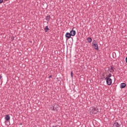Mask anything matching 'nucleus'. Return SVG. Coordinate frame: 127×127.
Listing matches in <instances>:
<instances>
[{
  "label": "nucleus",
  "instance_id": "6",
  "mask_svg": "<svg viewBox=\"0 0 127 127\" xmlns=\"http://www.w3.org/2000/svg\"><path fill=\"white\" fill-rule=\"evenodd\" d=\"M5 120H6L5 123H6V122L9 121V120H10V117H9V115H6L5 116Z\"/></svg>",
  "mask_w": 127,
  "mask_h": 127
},
{
  "label": "nucleus",
  "instance_id": "16",
  "mask_svg": "<svg viewBox=\"0 0 127 127\" xmlns=\"http://www.w3.org/2000/svg\"><path fill=\"white\" fill-rule=\"evenodd\" d=\"M70 75H71V78H73V71H71Z\"/></svg>",
  "mask_w": 127,
  "mask_h": 127
},
{
  "label": "nucleus",
  "instance_id": "11",
  "mask_svg": "<svg viewBox=\"0 0 127 127\" xmlns=\"http://www.w3.org/2000/svg\"><path fill=\"white\" fill-rule=\"evenodd\" d=\"M44 30L45 32H48L49 31V28H48V26H46L44 28Z\"/></svg>",
  "mask_w": 127,
  "mask_h": 127
},
{
  "label": "nucleus",
  "instance_id": "20",
  "mask_svg": "<svg viewBox=\"0 0 127 127\" xmlns=\"http://www.w3.org/2000/svg\"><path fill=\"white\" fill-rule=\"evenodd\" d=\"M49 78H52V75H50V76H49Z\"/></svg>",
  "mask_w": 127,
  "mask_h": 127
},
{
  "label": "nucleus",
  "instance_id": "10",
  "mask_svg": "<svg viewBox=\"0 0 127 127\" xmlns=\"http://www.w3.org/2000/svg\"><path fill=\"white\" fill-rule=\"evenodd\" d=\"M50 18H51L50 15H48L46 17V20H47V22H49L50 21Z\"/></svg>",
  "mask_w": 127,
  "mask_h": 127
},
{
  "label": "nucleus",
  "instance_id": "14",
  "mask_svg": "<svg viewBox=\"0 0 127 127\" xmlns=\"http://www.w3.org/2000/svg\"><path fill=\"white\" fill-rule=\"evenodd\" d=\"M51 111H55V109L54 106L51 107Z\"/></svg>",
  "mask_w": 127,
  "mask_h": 127
},
{
  "label": "nucleus",
  "instance_id": "1",
  "mask_svg": "<svg viewBox=\"0 0 127 127\" xmlns=\"http://www.w3.org/2000/svg\"><path fill=\"white\" fill-rule=\"evenodd\" d=\"M91 115H96L97 113H99V108L98 107H93L90 108Z\"/></svg>",
  "mask_w": 127,
  "mask_h": 127
},
{
  "label": "nucleus",
  "instance_id": "2",
  "mask_svg": "<svg viewBox=\"0 0 127 127\" xmlns=\"http://www.w3.org/2000/svg\"><path fill=\"white\" fill-rule=\"evenodd\" d=\"M105 80H106V83L108 86H111V85H112V83H113L112 78H106Z\"/></svg>",
  "mask_w": 127,
  "mask_h": 127
},
{
  "label": "nucleus",
  "instance_id": "13",
  "mask_svg": "<svg viewBox=\"0 0 127 127\" xmlns=\"http://www.w3.org/2000/svg\"><path fill=\"white\" fill-rule=\"evenodd\" d=\"M111 77H112V73H109L106 78H111Z\"/></svg>",
  "mask_w": 127,
  "mask_h": 127
},
{
  "label": "nucleus",
  "instance_id": "15",
  "mask_svg": "<svg viewBox=\"0 0 127 127\" xmlns=\"http://www.w3.org/2000/svg\"><path fill=\"white\" fill-rule=\"evenodd\" d=\"M113 57L115 56V57H117V55L116 54V53H113Z\"/></svg>",
  "mask_w": 127,
  "mask_h": 127
},
{
  "label": "nucleus",
  "instance_id": "4",
  "mask_svg": "<svg viewBox=\"0 0 127 127\" xmlns=\"http://www.w3.org/2000/svg\"><path fill=\"white\" fill-rule=\"evenodd\" d=\"M108 71L111 73L115 72V68H114V65H111L110 68H109Z\"/></svg>",
  "mask_w": 127,
  "mask_h": 127
},
{
  "label": "nucleus",
  "instance_id": "19",
  "mask_svg": "<svg viewBox=\"0 0 127 127\" xmlns=\"http://www.w3.org/2000/svg\"><path fill=\"white\" fill-rule=\"evenodd\" d=\"M1 78H2V76H1V75H0V79H1Z\"/></svg>",
  "mask_w": 127,
  "mask_h": 127
},
{
  "label": "nucleus",
  "instance_id": "18",
  "mask_svg": "<svg viewBox=\"0 0 127 127\" xmlns=\"http://www.w3.org/2000/svg\"><path fill=\"white\" fill-rule=\"evenodd\" d=\"M126 62L127 63V57L126 58Z\"/></svg>",
  "mask_w": 127,
  "mask_h": 127
},
{
  "label": "nucleus",
  "instance_id": "7",
  "mask_svg": "<svg viewBox=\"0 0 127 127\" xmlns=\"http://www.w3.org/2000/svg\"><path fill=\"white\" fill-rule=\"evenodd\" d=\"M113 127H121V126H120L119 123L115 122L113 124Z\"/></svg>",
  "mask_w": 127,
  "mask_h": 127
},
{
  "label": "nucleus",
  "instance_id": "5",
  "mask_svg": "<svg viewBox=\"0 0 127 127\" xmlns=\"http://www.w3.org/2000/svg\"><path fill=\"white\" fill-rule=\"evenodd\" d=\"M71 36H72V34L71 33L67 32L65 34V37H66V38H67L68 39H69V38H71Z\"/></svg>",
  "mask_w": 127,
  "mask_h": 127
},
{
  "label": "nucleus",
  "instance_id": "17",
  "mask_svg": "<svg viewBox=\"0 0 127 127\" xmlns=\"http://www.w3.org/2000/svg\"><path fill=\"white\" fill-rule=\"evenodd\" d=\"M3 2V0H0V3H2Z\"/></svg>",
  "mask_w": 127,
  "mask_h": 127
},
{
  "label": "nucleus",
  "instance_id": "22",
  "mask_svg": "<svg viewBox=\"0 0 127 127\" xmlns=\"http://www.w3.org/2000/svg\"><path fill=\"white\" fill-rule=\"evenodd\" d=\"M53 127H56V126H53Z\"/></svg>",
  "mask_w": 127,
  "mask_h": 127
},
{
  "label": "nucleus",
  "instance_id": "9",
  "mask_svg": "<svg viewBox=\"0 0 127 127\" xmlns=\"http://www.w3.org/2000/svg\"><path fill=\"white\" fill-rule=\"evenodd\" d=\"M70 33L72 34L71 36H75L76 35V31L72 30L70 31Z\"/></svg>",
  "mask_w": 127,
  "mask_h": 127
},
{
  "label": "nucleus",
  "instance_id": "21",
  "mask_svg": "<svg viewBox=\"0 0 127 127\" xmlns=\"http://www.w3.org/2000/svg\"><path fill=\"white\" fill-rule=\"evenodd\" d=\"M4 0V1H7V0Z\"/></svg>",
  "mask_w": 127,
  "mask_h": 127
},
{
  "label": "nucleus",
  "instance_id": "12",
  "mask_svg": "<svg viewBox=\"0 0 127 127\" xmlns=\"http://www.w3.org/2000/svg\"><path fill=\"white\" fill-rule=\"evenodd\" d=\"M87 42H88V43H91V42H92V38L91 37H88L87 39Z\"/></svg>",
  "mask_w": 127,
  "mask_h": 127
},
{
  "label": "nucleus",
  "instance_id": "3",
  "mask_svg": "<svg viewBox=\"0 0 127 127\" xmlns=\"http://www.w3.org/2000/svg\"><path fill=\"white\" fill-rule=\"evenodd\" d=\"M92 44H93V46H94V49L96 50H99V46H98V44H97V41L94 40Z\"/></svg>",
  "mask_w": 127,
  "mask_h": 127
},
{
  "label": "nucleus",
  "instance_id": "8",
  "mask_svg": "<svg viewBox=\"0 0 127 127\" xmlns=\"http://www.w3.org/2000/svg\"><path fill=\"white\" fill-rule=\"evenodd\" d=\"M126 86H127V84H126V83H122L120 85V88H121V89H124V88H126Z\"/></svg>",
  "mask_w": 127,
  "mask_h": 127
}]
</instances>
